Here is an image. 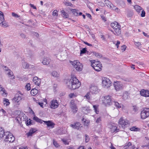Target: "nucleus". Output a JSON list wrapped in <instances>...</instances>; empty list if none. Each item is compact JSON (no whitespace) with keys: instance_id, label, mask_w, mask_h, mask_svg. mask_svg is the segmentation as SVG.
Masks as SVG:
<instances>
[{"instance_id":"4be33fe9","label":"nucleus","mask_w":149,"mask_h":149,"mask_svg":"<svg viewBox=\"0 0 149 149\" xmlns=\"http://www.w3.org/2000/svg\"><path fill=\"white\" fill-rule=\"evenodd\" d=\"M0 93L3 96L7 95V94L6 93L5 89L1 85H0Z\"/></svg>"},{"instance_id":"a19ab883","label":"nucleus","mask_w":149,"mask_h":149,"mask_svg":"<svg viewBox=\"0 0 149 149\" xmlns=\"http://www.w3.org/2000/svg\"><path fill=\"white\" fill-rule=\"evenodd\" d=\"M88 100H90L91 97V95L90 93H88L84 96Z\"/></svg>"},{"instance_id":"c9c22d12","label":"nucleus","mask_w":149,"mask_h":149,"mask_svg":"<svg viewBox=\"0 0 149 149\" xmlns=\"http://www.w3.org/2000/svg\"><path fill=\"white\" fill-rule=\"evenodd\" d=\"M130 130L132 131H139L140 129L136 126H134L131 128Z\"/></svg>"},{"instance_id":"de8ad7c7","label":"nucleus","mask_w":149,"mask_h":149,"mask_svg":"<svg viewBox=\"0 0 149 149\" xmlns=\"http://www.w3.org/2000/svg\"><path fill=\"white\" fill-rule=\"evenodd\" d=\"M29 120H30L29 121L28 120L26 122V124L27 125L33 124V123H32L33 121L32 120H30V119Z\"/></svg>"},{"instance_id":"37998d69","label":"nucleus","mask_w":149,"mask_h":149,"mask_svg":"<svg viewBox=\"0 0 149 149\" xmlns=\"http://www.w3.org/2000/svg\"><path fill=\"white\" fill-rule=\"evenodd\" d=\"M53 144L54 146L56 148H58L59 146V144L54 139L53 140Z\"/></svg>"},{"instance_id":"49530a36","label":"nucleus","mask_w":149,"mask_h":149,"mask_svg":"<svg viewBox=\"0 0 149 149\" xmlns=\"http://www.w3.org/2000/svg\"><path fill=\"white\" fill-rule=\"evenodd\" d=\"M86 48H84L82 49V50H81L80 54H84L86 52Z\"/></svg>"},{"instance_id":"393cba45","label":"nucleus","mask_w":149,"mask_h":149,"mask_svg":"<svg viewBox=\"0 0 149 149\" xmlns=\"http://www.w3.org/2000/svg\"><path fill=\"white\" fill-rule=\"evenodd\" d=\"M51 74L53 77L56 78L59 77L60 76L59 74L55 71H52L51 73Z\"/></svg>"},{"instance_id":"f3484780","label":"nucleus","mask_w":149,"mask_h":149,"mask_svg":"<svg viewBox=\"0 0 149 149\" xmlns=\"http://www.w3.org/2000/svg\"><path fill=\"white\" fill-rule=\"evenodd\" d=\"M140 94L141 95L145 97H149V91L142 90L140 91Z\"/></svg>"},{"instance_id":"58836bf2","label":"nucleus","mask_w":149,"mask_h":149,"mask_svg":"<svg viewBox=\"0 0 149 149\" xmlns=\"http://www.w3.org/2000/svg\"><path fill=\"white\" fill-rule=\"evenodd\" d=\"M31 85L30 83H28L27 84L26 86H25V88L27 91H29L31 89V87H30Z\"/></svg>"},{"instance_id":"680f3d73","label":"nucleus","mask_w":149,"mask_h":149,"mask_svg":"<svg viewBox=\"0 0 149 149\" xmlns=\"http://www.w3.org/2000/svg\"><path fill=\"white\" fill-rule=\"evenodd\" d=\"M20 36L22 38H25L26 37V35L23 33L21 34Z\"/></svg>"},{"instance_id":"052dcab7","label":"nucleus","mask_w":149,"mask_h":149,"mask_svg":"<svg viewBox=\"0 0 149 149\" xmlns=\"http://www.w3.org/2000/svg\"><path fill=\"white\" fill-rule=\"evenodd\" d=\"M89 140V137L88 136H86V139H85V141L86 142H88Z\"/></svg>"},{"instance_id":"6e6552de","label":"nucleus","mask_w":149,"mask_h":149,"mask_svg":"<svg viewBox=\"0 0 149 149\" xmlns=\"http://www.w3.org/2000/svg\"><path fill=\"white\" fill-rule=\"evenodd\" d=\"M71 63L74 67L77 70H81L82 65L78 61H71Z\"/></svg>"},{"instance_id":"ddd939ff","label":"nucleus","mask_w":149,"mask_h":149,"mask_svg":"<svg viewBox=\"0 0 149 149\" xmlns=\"http://www.w3.org/2000/svg\"><path fill=\"white\" fill-rule=\"evenodd\" d=\"M118 123L123 127L129 123V121L127 120H124L122 118H121L118 121Z\"/></svg>"},{"instance_id":"72a5a7b5","label":"nucleus","mask_w":149,"mask_h":149,"mask_svg":"<svg viewBox=\"0 0 149 149\" xmlns=\"http://www.w3.org/2000/svg\"><path fill=\"white\" fill-rule=\"evenodd\" d=\"M61 13L63 15V16L64 17L67 18L68 17V14L66 13L64 10H62L61 11Z\"/></svg>"},{"instance_id":"5fc2aeb1","label":"nucleus","mask_w":149,"mask_h":149,"mask_svg":"<svg viewBox=\"0 0 149 149\" xmlns=\"http://www.w3.org/2000/svg\"><path fill=\"white\" fill-rule=\"evenodd\" d=\"M101 121V117H99L95 121V122L97 123H100Z\"/></svg>"},{"instance_id":"b1692460","label":"nucleus","mask_w":149,"mask_h":149,"mask_svg":"<svg viewBox=\"0 0 149 149\" xmlns=\"http://www.w3.org/2000/svg\"><path fill=\"white\" fill-rule=\"evenodd\" d=\"M5 135V132L4 129L2 127H0V139L3 137Z\"/></svg>"},{"instance_id":"a878e982","label":"nucleus","mask_w":149,"mask_h":149,"mask_svg":"<svg viewBox=\"0 0 149 149\" xmlns=\"http://www.w3.org/2000/svg\"><path fill=\"white\" fill-rule=\"evenodd\" d=\"M22 67L24 69H29V64L25 62H23L22 63Z\"/></svg>"},{"instance_id":"bb28decb","label":"nucleus","mask_w":149,"mask_h":149,"mask_svg":"<svg viewBox=\"0 0 149 149\" xmlns=\"http://www.w3.org/2000/svg\"><path fill=\"white\" fill-rule=\"evenodd\" d=\"M33 119L36 122L39 123H42L43 122H44V120L39 118L36 116H34Z\"/></svg>"},{"instance_id":"7c9ffc66","label":"nucleus","mask_w":149,"mask_h":149,"mask_svg":"<svg viewBox=\"0 0 149 149\" xmlns=\"http://www.w3.org/2000/svg\"><path fill=\"white\" fill-rule=\"evenodd\" d=\"M38 91L36 88L33 89L31 91V93L33 96L37 94Z\"/></svg>"},{"instance_id":"a18cd8bd","label":"nucleus","mask_w":149,"mask_h":149,"mask_svg":"<svg viewBox=\"0 0 149 149\" xmlns=\"http://www.w3.org/2000/svg\"><path fill=\"white\" fill-rule=\"evenodd\" d=\"M78 11L75 9H74L72 10V12L74 15L75 16H77L78 15Z\"/></svg>"},{"instance_id":"5701e85b","label":"nucleus","mask_w":149,"mask_h":149,"mask_svg":"<svg viewBox=\"0 0 149 149\" xmlns=\"http://www.w3.org/2000/svg\"><path fill=\"white\" fill-rule=\"evenodd\" d=\"M104 2L106 5L110 9H111L113 6V5L110 1L108 0H105Z\"/></svg>"},{"instance_id":"c85d7f7f","label":"nucleus","mask_w":149,"mask_h":149,"mask_svg":"<svg viewBox=\"0 0 149 149\" xmlns=\"http://www.w3.org/2000/svg\"><path fill=\"white\" fill-rule=\"evenodd\" d=\"M3 103L4 106L5 107H7L10 104L9 102V100L8 99L6 98H4L3 100Z\"/></svg>"},{"instance_id":"f257e3e1","label":"nucleus","mask_w":149,"mask_h":149,"mask_svg":"<svg viewBox=\"0 0 149 149\" xmlns=\"http://www.w3.org/2000/svg\"><path fill=\"white\" fill-rule=\"evenodd\" d=\"M71 79L67 82V85L70 89L74 90L78 88L81 83L74 75H72Z\"/></svg>"},{"instance_id":"79ce46f5","label":"nucleus","mask_w":149,"mask_h":149,"mask_svg":"<svg viewBox=\"0 0 149 149\" xmlns=\"http://www.w3.org/2000/svg\"><path fill=\"white\" fill-rule=\"evenodd\" d=\"M93 107L95 112L97 114H98L99 113V111L98 110V107L96 105H94L93 106Z\"/></svg>"},{"instance_id":"6e6d98bb","label":"nucleus","mask_w":149,"mask_h":149,"mask_svg":"<svg viewBox=\"0 0 149 149\" xmlns=\"http://www.w3.org/2000/svg\"><path fill=\"white\" fill-rule=\"evenodd\" d=\"M146 13L144 10H143L141 11V16L142 17H144L145 16Z\"/></svg>"},{"instance_id":"4d7b16f0","label":"nucleus","mask_w":149,"mask_h":149,"mask_svg":"<svg viewBox=\"0 0 149 149\" xmlns=\"http://www.w3.org/2000/svg\"><path fill=\"white\" fill-rule=\"evenodd\" d=\"M57 11L56 10H54L53 12V14L52 15L53 16H57L58 14H57Z\"/></svg>"},{"instance_id":"6ab92c4d","label":"nucleus","mask_w":149,"mask_h":149,"mask_svg":"<svg viewBox=\"0 0 149 149\" xmlns=\"http://www.w3.org/2000/svg\"><path fill=\"white\" fill-rule=\"evenodd\" d=\"M22 95H20L18 94H16L13 98V100L17 103H18L19 101L22 100Z\"/></svg>"},{"instance_id":"423d86ee","label":"nucleus","mask_w":149,"mask_h":149,"mask_svg":"<svg viewBox=\"0 0 149 149\" xmlns=\"http://www.w3.org/2000/svg\"><path fill=\"white\" fill-rule=\"evenodd\" d=\"M113 86L116 91H119L122 90L123 88V85L121 81H114L113 83Z\"/></svg>"},{"instance_id":"8fccbe9b","label":"nucleus","mask_w":149,"mask_h":149,"mask_svg":"<svg viewBox=\"0 0 149 149\" xmlns=\"http://www.w3.org/2000/svg\"><path fill=\"white\" fill-rule=\"evenodd\" d=\"M64 4L67 6H71L72 5V4L70 3L68 1L64 2Z\"/></svg>"},{"instance_id":"dca6fc26","label":"nucleus","mask_w":149,"mask_h":149,"mask_svg":"<svg viewBox=\"0 0 149 149\" xmlns=\"http://www.w3.org/2000/svg\"><path fill=\"white\" fill-rule=\"evenodd\" d=\"M109 128L112 130L113 132L116 131V132L118 131V129H117V127L115 125L114 123H110L108 125Z\"/></svg>"},{"instance_id":"09e8293b","label":"nucleus","mask_w":149,"mask_h":149,"mask_svg":"<svg viewBox=\"0 0 149 149\" xmlns=\"http://www.w3.org/2000/svg\"><path fill=\"white\" fill-rule=\"evenodd\" d=\"M12 15L13 16L15 17L16 18H18L20 17V16L19 15L13 12L12 13Z\"/></svg>"},{"instance_id":"69168bd1","label":"nucleus","mask_w":149,"mask_h":149,"mask_svg":"<svg viewBox=\"0 0 149 149\" xmlns=\"http://www.w3.org/2000/svg\"><path fill=\"white\" fill-rule=\"evenodd\" d=\"M19 149H28L26 147L22 146L19 148Z\"/></svg>"},{"instance_id":"c756f323","label":"nucleus","mask_w":149,"mask_h":149,"mask_svg":"<svg viewBox=\"0 0 149 149\" xmlns=\"http://www.w3.org/2000/svg\"><path fill=\"white\" fill-rule=\"evenodd\" d=\"M36 129H32L30 130L29 132L27 134L28 136H31L32 134L36 131Z\"/></svg>"},{"instance_id":"c03bdc74","label":"nucleus","mask_w":149,"mask_h":149,"mask_svg":"<svg viewBox=\"0 0 149 149\" xmlns=\"http://www.w3.org/2000/svg\"><path fill=\"white\" fill-rule=\"evenodd\" d=\"M69 97L70 98L76 97L77 95L74 93H71L69 95Z\"/></svg>"},{"instance_id":"a211bd4d","label":"nucleus","mask_w":149,"mask_h":149,"mask_svg":"<svg viewBox=\"0 0 149 149\" xmlns=\"http://www.w3.org/2000/svg\"><path fill=\"white\" fill-rule=\"evenodd\" d=\"M70 127L74 129H79V127H81V125L79 122H75L73 124H71L70 125Z\"/></svg>"},{"instance_id":"412c9836","label":"nucleus","mask_w":149,"mask_h":149,"mask_svg":"<svg viewBox=\"0 0 149 149\" xmlns=\"http://www.w3.org/2000/svg\"><path fill=\"white\" fill-rule=\"evenodd\" d=\"M135 146L134 145L132 146L130 142H129L124 147V149H134Z\"/></svg>"},{"instance_id":"e2e57ef3","label":"nucleus","mask_w":149,"mask_h":149,"mask_svg":"<svg viewBox=\"0 0 149 149\" xmlns=\"http://www.w3.org/2000/svg\"><path fill=\"white\" fill-rule=\"evenodd\" d=\"M29 5H30V6H31V7L33 8V9H36V6H34L33 5L31 4H29Z\"/></svg>"},{"instance_id":"39448f33","label":"nucleus","mask_w":149,"mask_h":149,"mask_svg":"<svg viewBox=\"0 0 149 149\" xmlns=\"http://www.w3.org/2000/svg\"><path fill=\"white\" fill-rule=\"evenodd\" d=\"M102 86L104 88H108L111 85V82L110 80L106 77L102 78Z\"/></svg>"},{"instance_id":"864d4df0","label":"nucleus","mask_w":149,"mask_h":149,"mask_svg":"<svg viewBox=\"0 0 149 149\" xmlns=\"http://www.w3.org/2000/svg\"><path fill=\"white\" fill-rule=\"evenodd\" d=\"M2 22H1V26H4V27H7L8 26V25H7V23H3V21H1Z\"/></svg>"},{"instance_id":"f03ea898","label":"nucleus","mask_w":149,"mask_h":149,"mask_svg":"<svg viewBox=\"0 0 149 149\" xmlns=\"http://www.w3.org/2000/svg\"><path fill=\"white\" fill-rule=\"evenodd\" d=\"M111 26L113 29L116 34L119 36L121 33L120 25L117 22H114L111 24Z\"/></svg>"},{"instance_id":"e433bc0d","label":"nucleus","mask_w":149,"mask_h":149,"mask_svg":"<svg viewBox=\"0 0 149 149\" xmlns=\"http://www.w3.org/2000/svg\"><path fill=\"white\" fill-rule=\"evenodd\" d=\"M0 20L1 21H4V18L3 13L0 11Z\"/></svg>"},{"instance_id":"aec40b11","label":"nucleus","mask_w":149,"mask_h":149,"mask_svg":"<svg viewBox=\"0 0 149 149\" xmlns=\"http://www.w3.org/2000/svg\"><path fill=\"white\" fill-rule=\"evenodd\" d=\"M33 81L36 85L38 86L41 82V79L37 77H35L33 78Z\"/></svg>"},{"instance_id":"7ed1b4c3","label":"nucleus","mask_w":149,"mask_h":149,"mask_svg":"<svg viewBox=\"0 0 149 149\" xmlns=\"http://www.w3.org/2000/svg\"><path fill=\"white\" fill-rule=\"evenodd\" d=\"M94 61V62L91 63V65L96 71H100L102 68V64L99 61Z\"/></svg>"},{"instance_id":"338daca9","label":"nucleus","mask_w":149,"mask_h":149,"mask_svg":"<svg viewBox=\"0 0 149 149\" xmlns=\"http://www.w3.org/2000/svg\"><path fill=\"white\" fill-rule=\"evenodd\" d=\"M77 149H85L84 146H81L79 147Z\"/></svg>"},{"instance_id":"9b49d317","label":"nucleus","mask_w":149,"mask_h":149,"mask_svg":"<svg viewBox=\"0 0 149 149\" xmlns=\"http://www.w3.org/2000/svg\"><path fill=\"white\" fill-rule=\"evenodd\" d=\"M99 89L95 84H92L90 87V91L92 93H96L98 92Z\"/></svg>"},{"instance_id":"774afa93","label":"nucleus","mask_w":149,"mask_h":149,"mask_svg":"<svg viewBox=\"0 0 149 149\" xmlns=\"http://www.w3.org/2000/svg\"><path fill=\"white\" fill-rule=\"evenodd\" d=\"M38 104H39V105H40V106L41 107H43V103L39 102Z\"/></svg>"},{"instance_id":"0e129e2a","label":"nucleus","mask_w":149,"mask_h":149,"mask_svg":"<svg viewBox=\"0 0 149 149\" xmlns=\"http://www.w3.org/2000/svg\"><path fill=\"white\" fill-rule=\"evenodd\" d=\"M84 44L87 45L88 46H92V45L91 44H89V43H88L86 42H84Z\"/></svg>"},{"instance_id":"ea45409f","label":"nucleus","mask_w":149,"mask_h":149,"mask_svg":"<svg viewBox=\"0 0 149 149\" xmlns=\"http://www.w3.org/2000/svg\"><path fill=\"white\" fill-rule=\"evenodd\" d=\"M129 93L127 92H126L124 94L123 97L126 99H128L129 97Z\"/></svg>"},{"instance_id":"4468645a","label":"nucleus","mask_w":149,"mask_h":149,"mask_svg":"<svg viewBox=\"0 0 149 149\" xmlns=\"http://www.w3.org/2000/svg\"><path fill=\"white\" fill-rule=\"evenodd\" d=\"M44 122L47 125V127H50L51 128H54L55 125L51 120L44 121Z\"/></svg>"},{"instance_id":"cd10ccee","label":"nucleus","mask_w":149,"mask_h":149,"mask_svg":"<svg viewBox=\"0 0 149 149\" xmlns=\"http://www.w3.org/2000/svg\"><path fill=\"white\" fill-rule=\"evenodd\" d=\"M134 8L138 13H139L142 9V8L138 5H135Z\"/></svg>"},{"instance_id":"1a4fd4ad","label":"nucleus","mask_w":149,"mask_h":149,"mask_svg":"<svg viewBox=\"0 0 149 149\" xmlns=\"http://www.w3.org/2000/svg\"><path fill=\"white\" fill-rule=\"evenodd\" d=\"M70 106L73 113H77L78 110V108L74 100H71V101L70 102Z\"/></svg>"},{"instance_id":"f8f14e48","label":"nucleus","mask_w":149,"mask_h":149,"mask_svg":"<svg viewBox=\"0 0 149 149\" xmlns=\"http://www.w3.org/2000/svg\"><path fill=\"white\" fill-rule=\"evenodd\" d=\"M50 107L52 109L57 108L59 105L58 102L56 100H53L51 102Z\"/></svg>"},{"instance_id":"bf43d9fd","label":"nucleus","mask_w":149,"mask_h":149,"mask_svg":"<svg viewBox=\"0 0 149 149\" xmlns=\"http://www.w3.org/2000/svg\"><path fill=\"white\" fill-rule=\"evenodd\" d=\"M120 42L119 41H117L116 44V46L117 48H118L119 47V45L120 44Z\"/></svg>"},{"instance_id":"473e14b6","label":"nucleus","mask_w":149,"mask_h":149,"mask_svg":"<svg viewBox=\"0 0 149 149\" xmlns=\"http://www.w3.org/2000/svg\"><path fill=\"white\" fill-rule=\"evenodd\" d=\"M24 51L26 54L29 55V56L31 57L33 56V54L31 51L29 50L28 51L27 49H26Z\"/></svg>"},{"instance_id":"2f4dec72","label":"nucleus","mask_w":149,"mask_h":149,"mask_svg":"<svg viewBox=\"0 0 149 149\" xmlns=\"http://www.w3.org/2000/svg\"><path fill=\"white\" fill-rule=\"evenodd\" d=\"M8 74L9 77H13L12 79H15V77L13 74V72L10 70H8Z\"/></svg>"},{"instance_id":"4c0bfd02","label":"nucleus","mask_w":149,"mask_h":149,"mask_svg":"<svg viewBox=\"0 0 149 149\" xmlns=\"http://www.w3.org/2000/svg\"><path fill=\"white\" fill-rule=\"evenodd\" d=\"M111 9L114 10L117 12H118L120 11V10L117 8H116L115 6L113 5Z\"/></svg>"},{"instance_id":"20e7f679","label":"nucleus","mask_w":149,"mask_h":149,"mask_svg":"<svg viewBox=\"0 0 149 149\" xmlns=\"http://www.w3.org/2000/svg\"><path fill=\"white\" fill-rule=\"evenodd\" d=\"M102 102L105 106H107L112 104V102L111 97L110 96H107L104 97Z\"/></svg>"},{"instance_id":"f704fd0d","label":"nucleus","mask_w":149,"mask_h":149,"mask_svg":"<svg viewBox=\"0 0 149 149\" xmlns=\"http://www.w3.org/2000/svg\"><path fill=\"white\" fill-rule=\"evenodd\" d=\"M113 102L114 103V105L117 108L119 109L121 108V105L118 102L116 101H114Z\"/></svg>"},{"instance_id":"9d476101","label":"nucleus","mask_w":149,"mask_h":149,"mask_svg":"<svg viewBox=\"0 0 149 149\" xmlns=\"http://www.w3.org/2000/svg\"><path fill=\"white\" fill-rule=\"evenodd\" d=\"M141 118L144 119L149 116V108H145L142 111L141 113Z\"/></svg>"},{"instance_id":"603ef678","label":"nucleus","mask_w":149,"mask_h":149,"mask_svg":"<svg viewBox=\"0 0 149 149\" xmlns=\"http://www.w3.org/2000/svg\"><path fill=\"white\" fill-rule=\"evenodd\" d=\"M62 141H63V143L65 145H68L69 142L67 140H65L64 139H62Z\"/></svg>"},{"instance_id":"0eeeda50","label":"nucleus","mask_w":149,"mask_h":149,"mask_svg":"<svg viewBox=\"0 0 149 149\" xmlns=\"http://www.w3.org/2000/svg\"><path fill=\"white\" fill-rule=\"evenodd\" d=\"M5 135L6 137L5 139V141H8L10 143H12L15 140V137L9 132H6Z\"/></svg>"},{"instance_id":"3c124183","label":"nucleus","mask_w":149,"mask_h":149,"mask_svg":"<svg viewBox=\"0 0 149 149\" xmlns=\"http://www.w3.org/2000/svg\"><path fill=\"white\" fill-rule=\"evenodd\" d=\"M126 46L125 45H123L121 48V49L122 51L123 52L125 51L126 49Z\"/></svg>"},{"instance_id":"13d9d810","label":"nucleus","mask_w":149,"mask_h":149,"mask_svg":"<svg viewBox=\"0 0 149 149\" xmlns=\"http://www.w3.org/2000/svg\"><path fill=\"white\" fill-rule=\"evenodd\" d=\"M135 44L138 47H139L140 45H141L140 42H135Z\"/></svg>"},{"instance_id":"2eb2a0df","label":"nucleus","mask_w":149,"mask_h":149,"mask_svg":"<svg viewBox=\"0 0 149 149\" xmlns=\"http://www.w3.org/2000/svg\"><path fill=\"white\" fill-rule=\"evenodd\" d=\"M50 61L51 59L49 57L44 56L43 58L42 63L44 65H47L49 64Z\"/></svg>"}]
</instances>
